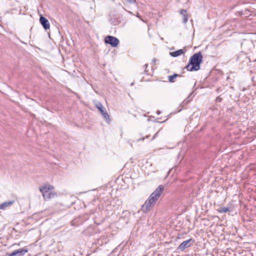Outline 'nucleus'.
<instances>
[{
  "label": "nucleus",
  "mask_w": 256,
  "mask_h": 256,
  "mask_svg": "<svg viewBox=\"0 0 256 256\" xmlns=\"http://www.w3.org/2000/svg\"><path fill=\"white\" fill-rule=\"evenodd\" d=\"M164 186H158L142 206L141 210L145 214L148 212L154 207L164 191Z\"/></svg>",
  "instance_id": "f257e3e1"
},
{
  "label": "nucleus",
  "mask_w": 256,
  "mask_h": 256,
  "mask_svg": "<svg viewBox=\"0 0 256 256\" xmlns=\"http://www.w3.org/2000/svg\"><path fill=\"white\" fill-rule=\"evenodd\" d=\"M202 55L201 52L195 53L190 57L189 64L186 66L188 71L198 70L200 69V64L202 61Z\"/></svg>",
  "instance_id": "f03ea898"
},
{
  "label": "nucleus",
  "mask_w": 256,
  "mask_h": 256,
  "mask_svg": "<svg viewBox=\"0 0 256 256\" xmlns=\"http://www.w3.org/2000/svg\"><path fill=\"white\" fill-rule=\"evenodd\" d=\"M39 190L44 198L46 200L52 198L57 195L56 192L54 191V186L50 184L44 185L40 187Z\"/></svg>",
  "instance_id": "7ed1b4c3"
},
{
  "label": "nucleus",
  "mask_w": 256,
  "mask_h": 256,
  "mask_svg": "<svg viewBox=\"0 0 256 256\" xmlns=\"http://www.w3.org/2000/svg\"><path fill=\"white\" fill-rule=\"evenodd\" d=\"M104 42L106 44H110L112 47H116L120 42L116 38L108 36L104 38Z\"/></svg>",
  "instance_id": "20e7f679"
},
{
  "label": "nucleus",
  "mask_w": 256,
  "mask_h": 256,
  "mask_svg": "<svg viewBox=\"0 0 256 256\" xmlns=\"http://www.w3.org/2000/svg\"><path fill=\"white\" fill-rule=\"evenodd\" d=\"M95 106L101 114L102 115L104 118L107 121H110V116L107 112L105 110L102 104L100 102H97L95 104Z\"/></svg>",
  "instance_id": "39448f33"
},
{
  "label": "nucleus",
  "mask_w": 256,
  "mask_h": 256,
  "mask_svg": "<svg viewBox=\"0 0 256 256\" xmlns=\"http://www.w3.org/2000/svg\"><path fill=\"white\" fill-rule=\"evenodd\" d=\"M28 250L26 248H22L13 251L11 254H8L10 256H16L17 255L23 256L28 252Z\"/></svg>",
  "instance_id": "423d86ee"
},
{
  "label": "nucleus",
  "mask_w": 256,
  "mask_h": 256,
  "mask_svg": "<svg viewBox=\"0 0 256 256\" xmlns=\"http://www.w3.org/2000/svg\"><path fill=\"white\" fill-rule=\"evenodd\" d=\"M40 22L45 30H48L50 28V23L46 18L41 16L40 18Z\"/></svg>",
  "instance_id": "0eeeda50"
},
{
  "label": "nucleus",
  "mask_w": 256,
  "mask_h": 256,
  "mask_svg": "<svg viewBox=\"0 0 256 256\" xmlns=\"http://www.w3.org/2000/svg\"><path fill=\"white\" fill-rule=\"evenodd\" d=\"M14 200H10L8 202H5L0 204V210H6L7 208H8L12 206L14 204Z\"/></svg>",
  "instance_id": "6e6552de"
},
{
  "label": "nucleus",
  "mask_w": 256,
  "mask_h": 256,
  "mask_svg": "<svg viewBox=\"0 0 256 256\" xmlns=\"http://www.w3.org/2000/svg\"><path fill=\"white\" fill-rule=\"evenodd\" d=\"M192 240V239H188L187 240L183 242L178 247V249L180 250H184L185 248L190 246L188 245L189 242Z\"/></svg>",
  "instance_id": "1a4fd4ad"
},
{
  "label": "nucleus",
  "mask_w": 256,
  "mask_h": 256,
  "mask_svg": "<svg viewBox=\"0 0 256 256\" xmlns=\"http://www.w3.org/2000/svg\"><path fill=\"white\" fill-rule=\"evenodd\" d=\"M180 14L183 17V22L186 24L188 20V17L187 15V12L185 10H180Z\"/></svg>",
  "instance_id": "9d476101"
},
{
  "label": "nucleus",
  "mask_w": 256,
  "mask_h": 256,
  "mask_svg": "<svg viewBox=\"0 0 256 256\" xmlns=\"http://www.w3.org/2000/svg\"><path fill=\"white\" fill-rule=\"evenodd\" d=\"M184 51L183 50L180 49L178 50L173 52L170 53V54L174 57L178 56L183 54H184Z\"/></svg>",
  "instance_id": "9b49d317"
},
{
  "label": "nucleus",
  "mask_w": 256,
  "mask_h": 256,
  "mask_svg": "<svg viewBox=\"0 0 256 256\" xmlns=\"http://www.w3.org/2000/svg\"><path fill=\"white\" fill-rule=\"evenodd\" d=\"M178 74H176L170 76H168V81L170 82H173L174 80L175 79L176 77H178Z\"/></svg>",
  "instance_id": "f8f14e48"
},
{
  "label": "nucleus",
  "mask_w": 256,
  "mask_h": 256,
  "mask_svg": "<svg viewBox=\"0 0 256 256\" xmlns=\"http://www.w3.org/2000/svg\"><path fill=\"white\" fill-rule=\"evenodd\" d=\"M229 210V208L226 207H222L218 210L220 212H226Z\"/></svg>",
  "instance_id": "ddd939ff"
},
{
  "label": "nucleus",
  "mask_w": 256,
  "mask_h": 256,
  "mask_svg": "<svg viewBox=\"0 0 256 256\" xmlns=\"http://www.w3.org/2000/svg\"><path fill=\"white\" fill-rule=\"evenodd\" d=\"M127 1L130 3H134L136 2V0H127Z\"/></svg>",
  "instance_id": "4468645a"
},
{
  "label": "nucleus",
  "mask_w": 256,
  "mask_h": 256,
  "mask_svg": "<svg viewBox=\"0 0 256 256\" xmlns=\"http://www.w3.org/2000/svg\"><path fill=\"white\" fill-rule=\"evenodd\" d=\"M222 100V98L220 97H218L216 98V100L219 102H221Z\"/></svg>",
  "instance_id": "2eb2a0df"
},
{
  "label": "nucleus",
  "mask_w": 256,
  "mask_h": 256,
  "mask_svg": "<svg viewBox=\"0 0 256 256\" xmlns=\"http://www.w3.org/2000/svg\"><path fill=\"white\" fill-rule=\"evenodd\" d=\"M156 134H154V136H153V138H152V140H154V139L156 138Z\"/></svg>",
  "instance_id": "dca6fc26"
},
{
  "label": "nucleus",
  "mask_w": 256,
  "mask_h": 256,
  "mask_svg": "<svg viewBox=\"0 0 256 256\" xmlns=\"http://www.w3.org/2000/svg\"><path fill=\"white\" fill-rule=\"evenodd\" d=\"M152 62H156V60H155L154 58V59H153V60H152Z\"/></svg>",
  "instance_id": "f3484780"
},
{
  "label": "nucleus",
  "mask_w": 256,
  "mask_h": 256,
  "mask_svg": "<svg viewBox=\"0 0 256 256\" xmlns=\"http://www.w3.org/2000/svg\"><path fill=\"white\" fill-rule=\"evenodd\" d=\"M144 66H146V68L148 66V64H146L144 65Z\"/></svg>",
  "instance_id": "a211bd4d"
},
{
  "label": "nucleus",
  "mask_w": 256,
  "mask_h": 256,
  "mask_svg": "<svg viewBox=\"0 0 256 256\" xmlns=\"http://www.w3.org/2000/svg\"><path fill=\"white\" fill-rule=\"evenodd\" d=\"M144 138H142V139L140 138V140H144Z\"/></svg>",
  "instance_id": "6ab92c4d"
},
{
  "label": "nucleus",
  "mask_w": 256,
  "mask_h": 256,
  "mask_svg": "<svg viewBox=\"0 0 256 256\" xmlns=\"http://www.w3.org/2000/svg\"><path fill=\"white\" fill-rule=\"evenodd\" d=\"M6 255H7V256H10L8 254H7Z\"/></svg>",
  "instance_id": "aec40b11"
}]
</instances>
